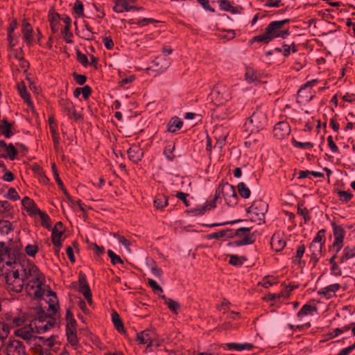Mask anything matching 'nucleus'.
Returning <instances> with one entry per match:
<instances>
[{"mask_svg":"<svg viewBox=\"0 0 355 355\" xmlns=\"http://www.w3.org/2000/svg\"><path fill=\"white\" fill-rule=\"evenodd\" d=\"M5 279L10 291L21 292L26 284V290L31 296L40 298L44 293V276L34 264L21 266L15 263L12 268L6 272Z\"/></svg>","mask_w":355,"mask_h":355,"instance_id":"f257e3e1","label":"nucleus"},{"mask_svg":"<svg viewBox=\"0 0 355 355\" xmlns=\"http://www.w3.org/2000/svg\"><path fill=\"white\" fill-rule=\"evenodd\" d=\"M289 19H286L270 22L267 26L265 33L253 37L251 42L268 44L275 38H286L289 35L290 32L288 29L283 30L282 27L285 24L289 22Z\"/></svg>","mask_w":355,"mask_h":355,"instance_id":"f03ea898","label":"nucleus"},{"mask_svg":"<svg viewBox=\"0 0 355 355\" xmlns=\"http://www.w3.org/2000/svg\"><path fill=\"white\" fill-rule=\"evenodd\" d=\"M223 197L225 203L228 206L233 207L238 202V196L236 195L234 187L227 183L220 184L218 189L216 190V196L213 201L207 203L205 207V210H210L216 207V202L218 198Z\"/></svg>","mask_w":355,"mask_h":355,"instance_id":"7ed1b4c3","label":"nucleus"},{"mask_svg":"<svg viewBox=\"0 0 355 355\" xmlns=\"http://www.w3.org/2000/svg\"><path fill=\"white\" fill-rule=\"evenodd\" d=\"M325 232L320 230L309 245L310 261L315 265L322 256V248L325 243Z\"/></svg>","mask_w":355,"mask_h":355,"instance_id":"20e7f679","label":"nucleus"},{"mask_svg":"<svg viewBox=\"0 0 355 355\" xmlns=\"http://www.w3.org/2000/svg\"><path fill=\"white\" fill-rule=\"evenodd\" d=\"M268 204L263 200L254 201L247 209L250 220L257 224L263 223L265 219V214L268 211Z\"/></svg>","mask_w":355,"mask_h":355,"instance_id":"39448f33","label":"nucleus"},{"mask_svg":"<svg viewBox=\"0 0 355 355\" xmlns=\"http://www.w3.org/2000/svg\"><path fill=\"white\" fill-rule=\"evenodd\" d=\"M266 124V115L263 111L259 110L255 111L245 123L248 128H250V125L252 126V128L250 130L251 132H258L263 129Z\"/></svg>","mask_w":355,"mask_h":355,"instance_id":"423d86ee","label":"nucleus"},{"mask_svg":"<svg viewBox=\"0 0 355 355\" xmlns=\"http://www.w3.org/2000/svg\"><path fill=\"white\" fill-rule=\"evenodd\" d=\"M211 98L216 105H222L231 99V93L226 86L218 85L211 92Z\"/></svg>","mask_w":355,"mask_h":355,"instance_id":"0eeeda50","label":"nucleus"},{"mask_svg":"<svg viewBox=\"0 0 355 355\" xmlns=\"http://www.w3.org/2000/svg\"><path fill=\"white\" fill-rule=\"evenodd\" d=\"M236 236L240 239L232 242L234 246L250 245L254 243V239L252 234L250 233V229L241 227L236 230Z\"/></svg>","mask_w":355,"mask_h":355,"instance_id":"6e6552de","label":"nucleus"},{"mask_svg":"<svg viewBox=\"0 0 355 355\" xmlns=\"http://www.w3.org/2000/svg\"><path fill=\"white\" fill-rule=\"evenodd\" d=\"M171 65L170 59L165 55H159L153 61L148 70H152L157 73L164 72Z\"/></svg>","mask_w":355,"mask_h":355,"instance_id":"1a4fd4ad","label":"nucleus"},{"mask_svg":"<svg viewBox=\"0 0 355 355\" xmlns=\"http://www.w3.org/2000/svg\"><path fill=\"white\" fill-rule=\"evenodd\" d=\"M291 133V127L288 122L280 121L275 124L273 128L274 137L278 139H283Z\"/></svg>","mask_w":355,"mask_h":355,"instance_id":"9d476101","label":"nucleus"},{"mask_svg":"<svg viewBox=\"0 0 355 355\" xmlns=\"http://www.w3.org/2000/svg\"><path fill=\"white\" fill-rule=\"evenodd\" d=\"M7 355H26L24 347L17 340H10L6 347Z\"/></svg>","mask_w":355,"mask_h":355,"instance_id":"9b49d317","label":"nucleus"},{"mask_svg":"<svg viewBox=\"0 0 355 355\" xmlns=\"http://www.w3.org/2000/svg\"><path fill=\"white\" fill-rule=\"evenodd\" d=\"M0 153L3 157L14 160L17 154V150L12 144H7L3 140H0Z\"/></svg>","mask_w":355,"mask_h":355,"instance_id":"f8f14e48","label":"nucleus"},{"mask_svg":"<svg viewBox=\"0 0 355 355\" xmlns=\"http://www.w3.org/2000/svg\"><path fill=\"white\" fill-rule=\"evenodd\" d=\"M63 234V226L62 223L58 222L52 230L51 239L53 245L56 247L55 252L59 251L61 245V240Z\"/></svg>","mask_w":355,"mask_h":355,"instance_id":"ddd939ff","label":"nucleus"},{"mask_svg":"<svg viewBox=\"0 0 355 355\" xmlns=\"http://www.w3.org/2000/svg\"><path fill=\"white\" fill-rule=\"evenodd\" d=\"M21 32L24 42L28 46L32 45L34 42L33 29L29 22L25 19L22 21Z\"/></svg>","mask_w":355,"mask_h":355,"instance_id":"4468645a","label":"nucleus"},{"mask_svg":"<svg viewBox=\"0 0 355 355\" xmlns=\"http://www.w3.org/2000/svg\"><path fill=\"white\" fill-rule=\"evenodd\" d=\"M36 334L37 333L35 331L34 320L32 321L28 325H26L24 327L15 331V334L17 336H20L26 340L31 339L35 336Z\"/></svg>","mask_w":355,"mask_h":355,"instance_id":"2eb2a0df","label":"nucleus"},{"mask_svg":"<svg viewBox=\"0 0 355 355\" xmlns=\"http://www.w3.org/2000/svg\"><path fill=\"white\" fill-rule=\"evenodd\" d=\"M318 83V80L314 79L306 83L298 91L299 96L305 98L306 100L310 101L313 96L311 95V87L315 86Z\"/></svg>","mask_w":355,"mask_h":355,"instance_id":"dca6fc26","label":"nucleus"},{"mask_svg":"<svg viewBox=\"0 0 355 355\" xmlns=\"http://www.w3.org/2000/svg\"><path fill=\"white\" fill-rule=\"evenodd\" d=\"M13 123L6 119H0V134L6 138H10L14 135Z\"/></svg>","mask_w":355,"mask_h":355,"instance_id":"f3484780","label":"nucleus"},{"mask_svg":"<svg viewBox=\"0 0 355 355\" xmlns=\"http://www.w3.org/2000/svg\"><path fill=\"white\" fill-rule=\"evenodd\" d=\"M53 323L51 320H42L40 319L34 320V326L35 328V331L37 334H42L46 332L53 327Z\"/></svg>","mask_w":355,"mask_h":355,"instance_id":"a211bd4d","label":"nucleus"},{"mask_svg":"<svg viewBox=\"0 0 355 355\" xmlns=\"http://www.w3.org/2000/svg\"><path fill=\"white\" fill-rule=\"evenodd\" d=\"M130 1L131 0H117L113 8L114 11L117 13L131 11L135 6L130 5Z\"/></svg>","mask_w":355,"mask_h":355,"instance_id":"6ab92c4d","label":"nucleus"},{"mask_svg":"<svg viewBox=\"0 0 355 355\" xmlns=\"http://www.w3.org/2000/svg\"><path fill=\"white\" fill-rule=\"evenodd\" d=\"M128 155L130 160L134 162H137L142 159L144 153L139 146L134 145L132 146L128 150Z\"/></svg>","mask_w":355,"mask_h":355,"instance_id":"aec40b11","label":"nucleus"},{"mask_svg":"<svg viewBox=\"0 0 355 355\" xmlns=\"http://www.w3.org/2000/svg\"><path fill=\"white\" fill-rule=\"evenodd\" d=\"M153 332L145 330L137 334V340L139 344L147 345L148 347L153 345Z\"/></svg>","mask_w":355,"mask_h":355,"instance_id":"412c9836","label":"nucleus"},{"mask_svg":"<svg viewBox=\"0 0 355 355\" xmlns=\"http://www.w3.org/2000/svg\"><path fill=\"white\" fill-rule=\"evenodd\" d=\"M79 291L83 293L87 302L92 304V299L91 291L87 284L85 277H80L79 279Z\"/></svg>","mask_w":355,"mask_h":355,"instance_id":"4be33fe9","label":"nucleus"},{"mask_svg":"<svg viewBox=\"0 0 355 355\" xmlns=\"http://www.w3.org/2000/svg\"><path fill=\"white\" fill-rule=\"evenodd\" d=\"M22 205L31 216H37V214L40 211L33 200L28 197H24L22 199Z\"/></svg>","mask_w":355,"mask_h":355,"instance_id":"5701e85b","label":"nucleus"},{"mask_svg":"<svg viewBox=\"0 0 355 355\" xmlns=\"http://www.w3.org/2000/svg\"><path fill=\"white\" fill-rule=\"evenodd\" d=\"M271 246L277 252L282 250L286 245V241L280 234H275L271 239Z\"/></svg>","mask_w":355,"mask_h":355,"instance_id":"b1692460","label":"nucleus"},{"mask_svg":"<svg viewBox=\"0 0 355 355\" xmlns=\"http://www.w3.org/2000/svg\"><path fill=\"white\" fill-rule=\"evenodd\" d=\"M317 313V308L310 304H304L297 314V318L302 320L305 316L313 315Z\"/></svg>","mask_w":355,"mask_h":355,"instance_id":"393cba45","label":"nucleus"},{"mask_svg":"<svg viewBox=\"0 0 355 355\" xmlns=\"http://www.w3.org/2000/svg\"><path fill=\"white\" fill-rule=\"evenodd\" d=\"M340 287L338 284H333L320 290L318 294L324 295L326 298L329 299L335 295L336 292L340 289Z\"/></svg>","mask_w":355,"mask_h":355,"instance_id":"a878e982","label":"nucleus"},{"mask_svg":"<svg viewBox=\"0 0 355 355\" xmlns=\"http://www.w3.org/2000/svg\"><path fill=\"white\" fill-rule=\"evenodd\" d=\"M227 349L230 350H235V351H251L254 348V345L252 343H230L227 344Z\"/></svg>","mask_w":355,"mask_h":355,"instance_id":"bb28decb","label":"nucleus"},{"mask_svg":"<svg viewBox=\"0 0 355 355\" xmlns=\"http://www.w3.org/2000/svg\"><path fill=\"white\" fill-rule=\"evenodd\" d=\"M354 257H355V245L354 246H346L343 250L339 261L340 263H343Z\"/></svg>","mask_w":355,"mask_h":355,"instance_id":"cd10ccee","label":"nucleus"},{"mask_svg":"<svg viewBox=\"0 0 355 355\" xmlns=\"http://www.w3.org/2000/svg\"><path fill=\"white\" fill-rule=\"evenodd\" d=\"M183 123L178 116L173 117L167 124V130L170 132H175L182 128Z\"/></svg>","mask_w":355,"mask_h":355,"instance_id":"c85d7f7f","label":"nucleus"},{"mask_svg":"<svg viewBox=\"0 0 355 355\" xmlns=\"http://www.w3.org/2000/svg\"><path fill=\"white\" fill-rule=\"evenodd\" d=\"M245 79L248 83H255L259 80V74L254 68L248 67L245 69Z\"/></svg>","mask_w":355,"mask_h":355,"instance_id":"c756f323","label":"nucleus"},{"mask_svg":"<svg viewBox=\"0 0 355 355\" xmlns=\"http://www.w3.org/2000/svg\"><path fill=\"white\" fill-rule=\"evenodd\" d=\"M218 3L220 10L230 12L232 14H236L239 12V8L233 7L228 0H218Z\"/></svg>","mask_w":355,"mask_h":355,"instance_id":"7c9ffc66","label":"nucleus"},{"mask_svg":"<svg viewBox=\"0 0 355 355\" xmlns=\"http://www.w3.org/2000/svg\"><path fill=\"white\" fill-rule=\"evenodd\" d=\"M334 239L335 241L344 242L346 234L345 229L340 225H333Z\"/></svg>","mask_w":355,"mask_h":355,"instance_id":"2f4dec72","label":"nucleus"},{"mask_svg":"<svg viewBox=\"0 0 355 355\" xmlns=\"http://www.w3.org/2000/svg\"><path fill=\"white\" fill-rule=\"evenodd\" d=\"M18 92L20 94L21 97L24 100V101L29 105H32V102L30 99V96L26 91V88L25 84L24 83H21L17 85Z\"/></svg>","mask_w":355,"mask_h":355,"instance_id":"473e14b6","label":"nucleus"},{"mask_svg":"<svg viewBox=\"0 0 355 355\" xmlns=\"http://www.w3.org/2000/svg\"><path fill=\"white\" fill-rule=\"evenodd\" d=\"M155 21L156 20L153 18L130 19L128 20L130 24H135L141 27L146 26Z\"/></svg>","mask_w":355,"mask_h":355,"instance_id":"72a5a7b5","label":"nucleus"},{"mask_svg":"<svg viewBox=\"0 0 355 355\" xmlns=\"http://www.w3.org/2000/svg\"><path fill=\"white\" fill-rule=\"evenodd\" d=\"M168 205V198L164 195H157L154 200V205L158 209H163Z\"/></svg>","mask_w":355,"mask_h":355,"instance_id":"f704fd0d","label":"nucleus"},{"mask_svg":"<svg viewBox=\"0 0 355 355\" xmlns=\"http://www.w3.org/2000/svg\"><path fill=\"white\" fill-rule=\"evenodd\" d=\"M47 293V302L49 304V309L53 311H55L58 304L57 297L55 294L51 291H48Z\"/></svg>","mask_w":355,"mask_h":355,"instance_id":"c9c22d12","label":"nucleus"},{"mask_svg":"<svg viewBox=\"0 0 355 355\" xmlns=\"http://www.w3.org/2000/svg\"><path fill=\"white\" fill-rule=\"evenodd\" d=\"M164 299V304L168 308L174 313L177 314L178 309L180 308V304L178 302L171 299L166 298L165 296L162 297Z\"/></svg>","mask_w":355,"mask_h":355,"instance_id":"e433bc0d","label":"nucleus"},{"mask_svg":"<svg viewBox=\"0 0 355 355\" xmlns=\"http://www.w3.org/2000/svg\"><path fill=\"white\" fill-rule=\"evenodd\" d=\"M239 195L243 198H249L251 194L250 189L244 182H240L237 185Z\"/></svg>","mask_w":355,"mask_h":355,"instance_id":"4c0bfd02","label":"nucleus"},{"mask_svg":"<svg viewBox=\"0 0 355 355\" xmlns=\"http://www.w3.org/2000/svg\"><path fill=\"white\" fill-rule=\"evenodd\" d=\"M112 320L116 328V329L119 332L124 331V328L123 323L120 319L119 315L116 312H113L112 314Z\"/></svg>","mask_w":355,"mask_h":355,"instance_id":"58836bf2","label":"nucleus"},{"mask_svg":"<svg viewBox=\"0 0 355 355\" xmlns=\"http://www.w3.org/2000/svg\"><path fill=\"white\" fill-rule=\"evenodd\" d=\"M66 329H76V322L69 311H67L66 314Z\"/></svg>","mask_w":355,"mask_h":355,"instance_id":"ea45409f","label":"nucleus"},{"mask_svg":"<svg viewBox=\"0 0 355 355\" xmlns=\"http://www.w3.org/2000/svg\"><path fill=\"white\" fill-rule=\"evenodd\" d=\"M37 216H38L40 217V219L41 220V224L42 226H44L46 228H48V229H49L51 227L50 218H49V216L45 212L40 211L37 214Z\"/></svg>","mask_w":355,"mask_h":355,"instance_id":"a19ab883","label":"nucleus"},{"mask_svg":"<svg viewBox=\"0 0 355 355\" xmlns=\"http://www.w3.org/2000/svg\"><path fill=\"white\" fill-rule=\"evenodd\" d=\"M277 283V278L275 277H266L263 279L260 284L264 288H269Z\"/></svg>","mask_w":355,"mask_h":355,"instance_id":"79ce46f5","label":"nucleus"},{"mask_svg":"<svg viewBox=\"0 0 355 355\" xmlns=\"http://www.w3.org/2000/svg\"><path fill=\"white\" fill-rule=\"evenodd\" d=\"M12 225L8 220L0 221V234H8L12 230Z\"/></svg>","mask_w":355,"mask_h":355,"instance_id":"37998d69","label":"nucleus"},{"mask_svg":"<svg viewBox=\"0 0 355 355\" xmlns=\"http://www.w3.org/2000/svg\"><path fill=\"white\" fill-rule=\"evenodd\" d=\"M338 195L340 200L345 203L348 202L353 198V194L349 191H338Z\"/></svg>","mask_w":355,"mask_h":355,"instance_id":"c03bdc74","label":"nucleus"},{"mask_svg":"<svg viewBox=\"0 0 355 355\" xmlns=\"http://www.w3.org/2000/svg\"><path fill=\"white\" fill-rule=\"evenodd\" d=\"M291 142L295 147L301 149H311L313 147V144L311 142H300L294 138L292 139Z\"/></svg>","mask_w":355,"mask_h":355,"instance_id":"a18cd8bd","label":"nucleus"},{"mask_svg":"<svg viewBox=\"0 0 355 355\" xmlns=\"http://www.w3.org/2000/svg\"><path fill=\"white\" fill-rule=\"evenodd\" d=\"M66 334L69 342L72 345H75L78 343V339L76 336V329H66Z\"/></svg>","mask_w":355,"mask_h":355,"instance_id":"49530a36","label":"nucleus"},{"mask_svg":"<svg viewBox=\"0 0 355 355\" xmlns=\"http://www.w3.org/2000/svg\"><path fill=\"white\" fill-rule=\"evenodd\" d=\"M114 236L117 239L118 241L124 246L125 250L128 253L131 252L130 245V241L128 240L126 238H125L123 236H120L118 234H114Z\"/></svg>","mask_w":355,"mask_h":355,"instance_id":"de8ad7c7","label":"nucleus"},{"mask_svg":"<svg viewBox=\"0 0 355 355\" xmlns=\"http://www.w3.org/2000/svg\"><path fill=\"white\" fill-rule=\"evenodd\" d=\"M305 252L304 245H300L297 246L296 254L294 257V262L300 263L301 259L303 257Z\"/></svg>","mask_w":355,"mask_h":355,"instance_id":"09e8293b","label":"nucleus"},{"mask_svg":"<svg viewBox=\"0 0 355 355\" xmlns=\"http://www.w3.org/2000/svg\"><path fill=\"white\" fill-rule=\"evenodd\" d=\"M148 283L155 293L159 294L163 292L162 288L155 280L148 279Z\"/></svg>","mask_w":355,"mask_h":355,"instance_id":"8fccbe9b","label":"nucleus"},{"mask_svg":"<svg viewBox=\"0 0 355 355\" xmlns=\"http://www.w3.org/2000/svg\"><path fill=\"white\" fill-rule=\"evenodd\" d=\"M10 57L15 58L17 61H19L23 58L22 51L21 49H13L10 48Z\"/></svg>","mask_w":355,"mask_h":355,"instance_id":"3c124183","label":"nucleus"},{"mask_svg":"<svg viewBox=\"0 0 355 355\" xmlns=\"http://www.w3.org/2000/svg\"><path fill=\"white\" fill-rule=\"evenodd\" d=\"M297 214L304 218L305 223L308 222L311 219L310 213L305 207L299 206L297 208Z\"/></svg>","mask_w":355,"mask_h":355,"instance_id":"603ef678","label":"nucleus"},{"mask_svg":"<svg viewBox=\"0 0 355 355\" xmlns=\"http://www.w3.org/2000/svg\"><path fill=\"white\" fill-rule=\"evenodd\" d=\"M26 253L32 257H34L38 252V247L36 245L28 244L25 247Z\"/></svg>","mask_w":355,"mask_h":355,"instance_id":"864d4df0","label":"nucleus"},{"mask_svg":"<svg viewBox=\"0 0 355 355\" xmlns=\"http://www.w3.org/2000/svg\"><path fill=\"white\" fill-rule=\"evenodd\" d=\"M107 254L110 258L112 264L116 265L117 263H123V261L120 257L116 254L112 250H109L107 251Z\"/></svg>","mask_w":355,"mask_h":355,"instance_id":"5fc2aeb1","label":"nucleus"},{"mask_svg":"<svg viewBox=\"0 0 355 355\" xmlns=\"http://www.w3.org/2000/svg\"><path fill=\"white\" fill-rule=\"evenodd\" d=\"M10 331L9 327L4 322H0V339L3 340L6 338Z\"/></svg>","mask_w":355,"mask_h":355,"instance_id":"6e6d98bb","label":"nucleus"},{"mask_svg":"<svg viewBox=\"0 0 355 355\" xmlns=\"http://www.w3.org/2000/svg\"><path fill=\"white\" fill-rule=\"evenodd\" d=\"M62 34L64 40L67 43H71L72 42V37L73 35L70 31V28L69 27H64L63 30L62 31Z\"/></svg>","mask_w":355,"mask_h":355,"instance_id":"4d7b16f0","label":"nucleus"},{"mask_svg":"<svg viewBox=\"0 0 355 355\" xmlns=\"http://www.w3.org/2000/svg\"><path fill=\"white\" fill-rule=\"evenodd\" d=\"M229 263L235 266H241L243 263V259L237 255H230Z\"/></svg>","mask_w":355,"mask_h":355,"instance_id":"13d9d810","label":"nucleus"},{"mask_svg":"<svg viewBox=\"0 0 355 355\" xmlns=\"http://www.w3.org/2000/svg\"><path fill=\"white\" fill-rule=\"evenodd\" d=\"M83 5L80 1H76L74 6H73V11L74 13L78 16L80 17L83 15Z\"/></svg>","mask_w":355,"mask_h":355,"instance_id":"bf43d9fd","label":"nucleus"},{"mask_svg":"<svg viewBox=\"0 0 355 355\" xmlns=\"http://www.w3.org/2000/svg\"><path fill=\"white\" fill-rule=\"evenodd\" d=\"M77 60L79 62H80L84 67H87L89 64L87 56L79 51H77Z\"/></svg>","mask_w":355,"mask_h":355,"instance_id":"052dcab7","label":"nucleus"},{"mask_svg":"<svg viewBox=\"0 0 355 355\" xmlns=\"http://www.w3.org/2000/svg\"><path fill=\"white\" fill-rule=\"evenodd\" d=\"M275 51L287 57L291 54V46L288 44H284L281 48H276Z\"/></svg>","mask_w":355,"mask_h":355,"instance_id":"680f3d73","label":"nucleus"},{"mask_svg":"<svg viewBox=\"0 0 355 355\" xmlns=\"http://www.w3.org/2000/svg\"><path fill=\"white\" fill-rule=\"evenodd\" d=\"M135 79V76L134 75H130L127 77L121 78L119 81V85L121 87H124L128 84L131 83Z\"/></svg>","mask_w":355,"mask_h":355,"instance_id":"e2e57ef3","label":"nucleus"},{"mask_svg":"<svg viewBox=\"0 0 355 355\" xmlns=\"http://www.w3.org/2000/svg\"><path fill=\"white\" fill-rule=\"evenodd\" d=\"M331 274L334 276H340L342 275L341 268L337 263L331 265Z\"/></svg>","mask_w":355,"mask_h":355,"instance_id":"0e129e2a","label":"nucleus"},{"mask_svg":"<svg viewBox=\"0 0 355 355\" xmlns=\"http://www.w3.org/2000/svg\"><path fill=\"white\" fill-rule=\"evenodd\" d=\"M7 198L12 200H17L19 198L18 193L16 190L13 188H10L6 195Z\"/></svg>","mask_w":355,"mask_h":355,"instance_id":"69168bd1","label":"nucleus"},{"mask_svg":"<svg viewBox=\"0 0 355 355\" xmlns=\"http://www.w3.org/2000/svg\"><path fill=\"white\" fill-rule=\"evenodd\" d=\"M81 94L85 99H87L91 94L92 89L89 86L85 85L81 87Z\"/></svg>","mask_w":355,"mask_h":355,"instance_id":"338daca9","label":"nucleus"},{"mask_svg":"<svg viewBox=\"0 0 355 355\" xmlns=\"http://www.w3.org/2000/svg\"><path fill=\"white\" fill-rule=\"evenodd\" d=\"M355 349V343L345 348L342 349L339 353L336 355H348L349 353H351L354 349Z\"/></svg>","mask_w":355,"mask_h":355,"instance_id":"774afa93","label":"nucleus"}]
</instances>
